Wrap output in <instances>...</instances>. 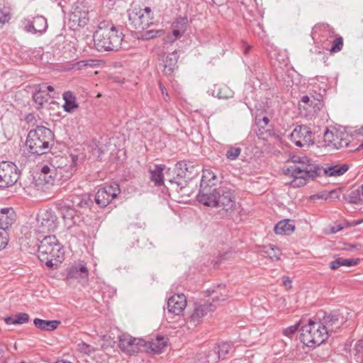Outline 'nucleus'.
Returning <instances> with one entry per match:
<instances>
[{
	"label": "nucleus",
	"instance_id": "f704fd0d",
	"mask_svg": "<svg viewBox=\"0 0 363 363\" xmlns=\"http://www.w3.org/2000/svg\"><path fill=\"white\" fill-rule=\"evenodd\" d=\"M217 179V177L216 174L211 169H206L203 171L202 179L201 180L200 184V189L202 190L203 189V183H205L208 186L211 187V189H216L215 186L216 183L215 180Z\"/></svg>",
	"mask_w": 363,
	"mask_h": 363
},
{
	"label": "nucleus",
	"instance_id": "0eeeda50",
	"mask_svg": "<svg viewBox=\"0 0 363 363\" xmlns=\"http://www.w3.org/2000/svg\"><path fill=\"white\" fill-rule=\"evenodd\" d=\"M33 89L32 99L38 110L50 111L60 108V104L53 100L57 93L52 86L42 83L34 84Z\"/></svg>",
	"mask_w": 363,
	"mask_h": 363
},
{
	"label": "nucleus",
	"instance_id": "aec40b11",
	"mask_svg": "<svg viewBox=\"0 0 363 363\" xmlns=\"http://www.w3.org/2000/svg\"><path fill=\"white\" fill-rule=\"evenodd\" d=\"M186 306V298L184 294H177L171 296L167 301L169 313L180 315Z\"/></svg>",
	"mask_w": 363,
	"mask_h": 363
},
{
	"label": "nucleus",
	"instance_id": "b1692460",
	"mask_svg": "<svg viewBox=\"0 0 363 363\" xmlns=\"http://www.w3.org/2000/svg\"><path fill=\"white\" fill-rule=\"evenodd\" d=\"M16 220V213L13 208H6L0 211V230H8Z\"/></svg>",
	"mask_w": 363,
	"mask_h": 363
},
{
	"label": "nucleus",
	"instance_id": "a18cd8bd",
	"mask_svg": "<svg viewBox=\"0 0 363 363\" xmlns=\"http://www.w3.org/2000/svg\"><path fill=\"white\" fill-rule=\"evenodd\" d=\"M9 241L8 231L0 230V251L5 249Z\"/></svg>",
	"mask_w": 363,
	"mask_h": 363
},
{
	"label": "nucleus",
	"instance_id": "680f3d73",
	"mask_svg": "<svg viewBox=\"0 0 363 363\" xmlns=\"http://www.w3.org/2000/svg\"><path fill=\"white\" fill-rule=\"evenodd\" d=\"M245 48L244 54L247 55V52L250 50L251 46L249 45H247V44H245Z\"/></svg>",
	"mask_w": 363,
	"mask_h": 363
},
{
	"label": "nucleus",
	"instance_id": "37998d69",
	"mask_svg": "<svg viewBox=\"0 0 363 363\" xmlns=\"http://www.w3.org/2000/svg\"><path fill=\"white\" fill-rule=\"evenodd\" d=\"M303 321L300 320L294 325H291L283 330V335L287 337H291L298 330L300 325L303 324Z\"/></svg>",
	"mask_w": 363,
	"mask_h": 363
},
{
	"label": "nucleus",
	"instance_id": "c03bdc74",
	"mask_svg": "<svg viewBox=\"0 0 363 363\" xmlns=\"http://www.w3.org/2000/svg\"><path fill=\"white\" fill-rule=\"evenodd\" d=\"M240 152L241 149L240 147H230L228 150L225 155L228 160H235L240 155Z\"/></svg>",
	"mask_w": 363,
	"mask_h": 363
},
{
	"label": "nucleus",
	"instance_id": "412c9836",
	"mask_svg": "<svg viewBox=\"0 0 363 363\" xmlns=\"http://www.w3.org/2000/svg\"><path fill=\"white\" fill-rule=\"evenodd\" d=\"M188 19L186 17H179L172 24V34L167 37V40L174 42L181 38L186 30Z\"/></svg>",
	"mask_w": 363,
	"mask_h": 363
},
{
	"label": "nucleus",
	"instance_id": "f3484780",
	"mask_svg": "<svg viewBox=\"0 0 363 363\" xmlns=\"http://www.w3.org/2000/svg\"><path fill=\"white\" fill-rule=\"evenodd\" d=\"M300 103L299 106H303L308 113L325 111L323 96L321 94H318L317 97L313 95L311 96L308 95L303 96L301 99Z\"/></svg>",
	"mask_w": 363,
	"mask_h": 363
},
{
	"label": "nucleus",
	"instance_id": "0e129e2a",
	"mask_svg": "<svg viewBox=\"0 0 363 363\" xmlns=\"http://www.w3.org/2000/svg\"><path fill=\"white\" fill-rule=\"evenodd\" d=\"M21 363H26V362H21Z\"/></svg>",
	"mask_w": 363,
	"mask_h": 363
},
{
	"label": "nucleus",
	"instance_id": "cd10ccee",
	"mask_svg": "<svg viewBox=\"0 0 363 363\" xmlns=\"http://www.w3.org/2000/svg\"><path fill=\"white\" fill-rule=\"evenodd\" d=\"M101 60L97 59H87L79 60L74 64L68 69L69 70H86L88 68H94L101 65Z\"/></svg>",
	"mask_w": 363,
	"mask_h": 363
},
{
	"label": "nucleus",
	"instance_id": "6ab92c4d",
	"mask_svg": "<svg viewBox=\"0 0 363 363\" xmlns=\"http://www.w3.org/2000/svg\"><path fill=\"white\" fill-rule=\"evenodd\" d=\"M89 277V270L84 262H79L67 269V280L77 279L79 282L86 281Z\"/></svg>",
	"mask_w": 363,
	"mask_h": 363
},
{
	"label": "nucleus",
	"instance_id": "72a5a7b5",
	"mask_svg": "<svg viewBox=\"0 0 363 363\" xmlns=\"http://www.w3.org/2000/svg\"><path fill=\"white\" fill-rule=\"evenodd\" d=\"M359 259H343L341 257L336 258L334 261L330 263V269L335 270L337 269L341 266L352 267L359 264Z\"/></svg>",
	"mask_w": 363,
	"mask_h": 363
},
{
	"label": "nucleus",
	"instance_id": "6e6552de",
	"mask_svg": "<svg viewBox=\"0 0 363 363\" xmlns=\"http://www.w3.org/2000/svg\"><path fill=\"white\" fill-rule=\"evenodd\" d=\"M301 340L308 347H315L321 345L328 339L326 330L319 321L312 319L308 320L301 328Z\"/></svg>",
	"mask_w": 363,
	"mask_h": 363
},
{
	"label": "nucleus",
	"instance_id": "7ed1b4c3",
	"mask_svg": "<svg viewBox=\"0 0 363 363\" xmlns=\"http://www.w3.org/2000/svg\"><path fill=\"white\" fill-rule=\"evenodd\" d=\"M202 190L196 196L197 201L204 206L219 208L223 216H229L235 206V198L230 190L224 186L211 189L203 183Z\"/></svg>",
	"mask_w": 363,
	"mask_h": 363
},
{
	"label": "nucleus",
	"instance_id": "7c9ffc66",
	"mask_svg": "<svg viewBox=\"0 0 363 363\" xmlns=\"http://www.w3.org/2000/svg\"><path fill=\"white\" fill-rule=\"evenodd\" d=\"M35 326L43 331H53L57 328L61 322L57 320H47L40 318H35L33 320Z\"/></svg>",
	"mask_w": 363,
	"mask_h": 363
},
{
	"label": "nucleus",
	"instance_id": "9d476101",
	"mask_svg": "<svg viewBox=\"0 0 363 363\" xmlns=\"http://www.w3.org/2000/svg\"><path fill=\"white\" fill-rule=\"evenodd\" d=\"M352 135L338 130H330L326 127L323 133V141L326 147L333 149L347 147L352 140Z\"/></svg>",
	"mask_w": 363,
	"mask_h": 363
},
{
	"label": "nucleus",
	"instance_id": "ddd939ff",
	"mask_svg": "<svg viewBox=\"0 0 363 363\" xmlns=\"http://www.w3.org/2000/svg\"><path fill=\"white\" fill-rule=\"evenodd\" d=\"M57 227V216L51 211H45L37 218L36 232L46 234L53 232Z\"/></svg>",
	"mask_w": 363,
	"mask_h": 363
},
{
	"label": "nucleus",
	"instance_id": "5701e85b",
	"mask_svg": "<svg viewBox=\"0 0 363 363\" xmlns=\"http://www.w3.org/2000/svg\"><path fill=\"white\" fill-rule=\"evenodd\" d=\"M179 55L177 51H174L166 55L160 65L162 72L167 76H171L177 68Z\"/></svg>",
	"mask_w": 363,
	"mask_h": 363
},
{
	"label": "nucleus",
	"instance_id": "de8ad7c7",
	"mask_svg": "<svg viewBox=\"0 0 363 363\" xmlns=\"http://www.w3.org/2000/svg\"><path fill=\"white\" fill-rule=\"evenodd\" d=\"M90 202V199L81 197H77L74 201H72L73 206L79 208L88 207Z\"/></svg>",
	"mask_w": 363,
	"mask_h": 363
},
{
	"label": "nucleus",
	"instance_id": "5fc2aeb1",
	"mask_svg": "<svg viewBox=\"0 0 363 363\" xmlns=\"http://www.w3.org/2000/svg\"><path fill=\"white\" fill-rule=\"evenodd\" d=\"M159 86H160V91L162 92V94L164 96V99L166 101H167L169 98V94L167 93V91L166 88L164 87V86L162 83L159 84Z\"/></svg>",
	"mask_w": 363,
	"mask_h": 363
},
{
	"label": "nucleus",
	"instance_id": "bf43d9fd",
	"mask_svg": "<svg viewBox=\"0 0 363 363\" xmlns=\"http://www.w3.org/2000/svg\"><path fill=\"white\" fill-rule=\"evenodd\" d=\"M363 223V219L357 220H353L350 223V226H356L357 225H359Z\"/></svg>",
	"mask_w": 363,
	"mask_h": 363
},
{
	"label": "nucleus",
	"instance_id": "2f4dec72",
	"mask_svg": "<svg viewBox=\"0 0 363 363\" xmlns=\"http://www.w3.org/2000/svg\"><path fill=\"white\" fill-rule=\"evenodd\" d=\"M164 165L156 164L154 169H150V180L156 186H160L164 184V174L163 171Z\"/></svg>",
	"mask_w": 363,
	"mask_h": 363
},
{
	"label": "nucleus",
	"instance_id": "8fccbe9b",
	"mask_svg": "<svg viewBox=\"0 0 363 363\" xmlns=\"http://www.w3.org/2000/svg\"><path fill=\"white\" fill-rule=\"evenodd\" d=\"M164 33L163 30H150L146 31L144 35L147 39H151L157 36H161Z\"/></svg>",
	"mask_w": 363,
	"mask_h": 363
},
{
	"label": "nucleus",
	"instance_id": "20e7f679",
	"mask_svg": "<svg viewBox=\"0 0 363 363\" xmlns=\"http://www.w3.org/2000/svg\"><path fill=\"white\" fill-rule=\"evenodd\" d=\"M124 35L108 22L99 23L93 38L94 46L99 52L118 51L121 48Z\"/></svg>",
	"mask_w": 363,
	"mask_h": 363
},
{
	"label": "nucleus",
	"instance_id": "a211bd4d",
	"mask_svg": "<svg viewBox=\"0 0 363 363\" xmlns=\"http://www.w3.org/2000/svg\"><path fill=\"white\" fill-rule=\"evenodd\" d=\"M174 171L176 175L169 179V182L175 186L178 193H181L183 196H189L190 191L186 190L189 179H187L183 169H178L176 164Z\"/></svg>",
	"mask_w": 363,
	"mask_h": 363
},
{
	"label": "nucleus",
	"instance_id": "4be33fe9",
	"mask_svg": "<svg viewBox=\"0 0 363 363\" xmlns=\"http://www.w3.org/2000/svg\"><path fill=\"white\" fill-rule=\"evenodd\" d=\"M47 28V20L42 16L33 18V21H26L25 23V30L34 34L42 33L46 30Z\"/></svg>",
	"mask_w": 363,
	"mask_h": 363
},
{
	"label": "nucleus",
	"instance_id": "e433bc0d",
	"mask_svg": "<svg viewBox=\"0 0 363 363\" xmlns=\"http://www.w3.org/2000/svg\"><path fill=\"white\" fill-rule=\"evenodd\" d=\"M261 251L265 256L269 257L272 261H277L279 259L281 255L280 250L274 245H269L263 246Z\"/></svg>",
	"mask_w": 363,
	"mask_h": 363
},
{
	"label": "nucleus",
	"instance_id": "dca6fc26",
	"mask_svg": "<svg viewBox=\"0 0 363 363\" xmlns=\"http://www.w3.org/2000/svg\"><path fill=\"white\" fill-rule=\"evenodd\" d=\"M216 309V306L209 301L203 303H194V310L189 316V322L194 325H197L202 322L203 318L208 314H211Z\"/></svg>",
	"mask_w": 363,
	"mask_h": 363
},
{
	"label": "nucleus",
	"instance_id": "ea45409f",
	"mask_svg": "<svg viewBox=\"0 0 363 363\" xmlns=\"http://www.w3.org/2000/svg\"><path fill=\"white\" fill-rule=\"evenodd\" d=\"M344 199L350 203H357L361 200V194L359 189L351 191L349 194L344 195Z\"/></svg>",
	"mask_w": 363,
	"mask_h": 363
},
{
	"label": "nucleus",
	"instance_id": "bb28decb",
	"mask_svg": "<svg viewBox=\"0 0 363 363\" xmlns=\"http://www.w3.org/2000/svg\"><path fill=\"white\" fill-rule=\"evenodd\" d=\"M340 315L337 312H331L329 314L323 315L321 320L322 325L326 330L327 335L331 331H333L335 328H337L339 324Z\"/></svg>",
	"mask_w": 363,
	"mask_h": 363
},
{
	"label": "nucleus",
	"instance_id": "c756f323",
	"mask_svg": "<svg viewBox=\"0 0 363 363\" xmlns=\"http://www.w3.org/2000/svg\"><path fill=\"white\" fill-rule=\"evenodd\" d=\"M62 98L65 101L62 107L65 112H73L78 108L76 96L70 91H67L63 93Z\"/></svg>",
	"mask_w": 363,
	"mask_h": 363
},
{
	"label": "nucleus",
	"instance_id": "052dcab7",
	"mask_svg": "<svg viewBox=\"0 0 363 363\" xmlns=\"http://www.w3.org/2000/svg\"><path fill=\"white\" fill-rule=\"evenodd\" d=\"M357 249V245H347V247L345 248L347 250H353Z\"/></svg>",
	"mask_w": 363,
	"mask_h": 363
},
{
	"label": "nucleus",
	"instance_id": "a878e982",
	"mask_svg": "<svg viewBox=\"0 0 363 363\" xmlns=\"http://www.w3.org/2000/svg\"><path fill=\"white\" fill-rule=\"evenodd\" d=\"M206 294L207 296H213L211 303H213L216 306L226 301L228 298L225 285L224 284H219L212 290L208 289L206 291Z\"/></svg>",
	"mask_w": 363,
	"mask_h": 363
},
{
	"label": "nucleus",
	"instance_id": "3c124183",
	"mask_svg": "<svg viewBox=\"0 0 363 363\" xmlns=\"http://www.w3.org/2000/svg\"><path fill=\"white\" fill-rule=\"evenodd\" d=\"M318 28H320L323 31H324V32H325V33H329V35H330V37H332V36L334 35V33H335V32H334V30H333V28H331L329 26V25H328V24H323V25H321V26H318H318H315V27L314 28V30H316V29H318Z\"/></svg>",
	"mask_w": 363,
	"mask_h": 363
},
{
	"label": "nucleus",
	"instance_id": "2eb2a0df",
	"mask_svg": "<svg viewBox=\"0 0 363 363\" xmlns=\"http://www.w3.org/2000/svg\"><path fill=\"white\" fill-rule=\"evenodd\" d=\"M119 348L125 354L132 355L138 353L140 347L145 345V340L135 338L130 335L123 334L118 337Z\"/></svg>",
	"mask_w": 363,
	"mask_h": 363
},
{
	"label": "nucleus",
	"instance_id": "79ce46f5",
	"mask_svg": "<svg viewBox=\"0 0 363 363\" xmlns=\"http://www.w3.org/2000/svg\"><path fill=\"white\" fill-rule=\"evenodd\" d=\"M343 47V38L341 36H337L335 38L333 42L332 47L330 48L331 52H338Z\"/></svg>",
	"mask_w": 363,
	"mask_h": 363
},
{
	"label": "nucleus",
	"instance_id": "393cba45",
	"mask_svg": "<svg viewBox=\"0 0 363 363\" xmlns=\"http://www.w3.org/2000/svg\"><path fill=\"white\" fill-rule=\"evenodd\" d=\"M167 346V341L163 336H157L155 339H152L150 341H145V345L143 347L147 352H150L153 354H160L163 352L164 347Z\"/></svg>",
	"mask_w": 363,
	"mask_h": 363
},
{
	"label": "nucleus",
	"instance_id": "49530a36",
	"mask_svg": "<svg viewBox=\"0 0 363 363\" xmlns=\"http://www.w3.org/2000/svg\"><path fill=\"white\" fill-rule=\"evenodd\" d=\"M78 350L86 354H90L94 351V349L86 342L82 341L77 345Z\"/></svg>",
	"mask_w": 363,
	"mask_h": 363
},
{
	"label": "nucleus",
	"instance_id": "603ef678",
	"mask_svg": "<svg viewBox=\"0 0 363 363\" xmlns=\"http://www.w3.org/2000/svg\"><path fill=\"white\" fill-rule=\"evenodd\" d=\"M75 213L74 210L72 208H68L65 213L64 214L63 217L64 218L71 219L72 220L73 223H76V220H74V213Z\"/></svg>",
	"mask_w": 363,
	"mask_h": 363
},
{
	"label": "nucleus",
	"instance_id": "c9c22d12",
	"mask_svg": "<svg viewBox=\"0 0 363 363\" xmlns=\"http://www.w3.org/2000/svg\"><path fill=\"white\" fill-rule=\"evenodd\" d=\"M212 94L219 99H228L233 96V91L226 85H215L212 89Z\"/></svg>",
	"mask_w": 363,
	"mask_h": 363
},
{
	"label": "nucleus",
	"instance_id": "58836bf2",
	"mask_svg": "<svg viewBox=\"0 0 363 363\" xmlns=\"http://www.w3.org/2000/svg\"><path fill=\"white\" fill-rule=\"evenodd\" d=\"M216 353L219 359H225V356L230 353L233 346L229 342H222L218 345Z\"/></svg>",
	"mask_w": 363,
	"mask_h": 363
},
{
	"label": "nucleus",
	"instance_id": "f257e3e1",
	"mask_svg": "<svg viewBox=\"0 0 363 363\" xmlns=\"http://www.w3.org/2000/svg\"><path fill=\"white\" fill-rule=\"evenodd\" d=\"M291 160L294 165L287 167L284 172L291 178L288 183L294 188L305 186L309 179L313 180L322 173L326 177H340L349 169L346 164L320 166L306 155H293Z\"/></svg>",
	"mask_w": 363,
	"mask_h": 363
},
{
	"label": "nucleus",
	"instance_id": "09e8293b",
	"mask_svg": "<svg viewBox=\"0 0 363 363\" xmlns=\"http://www.w3.org/2000/svg\"><path fill=\"white\" fill-rule=\"evenodd\" d=\"M269 119L267 116H262V115H256L255 123L261 128H264L269 123Z\"/></svg>",
	"mask_w": 363,
	"mask_h": 363
},
{
	"label": "nucleus",
	"instance_id": "13d9d810",
	"mask_svg": "<svg viewBox=\"0 0 363 363\" xmlns=\"http://www.w3.org/2000/svg\"><path fill=\"white\" fill-rule=\"evenodd\" d=\"M355 347L357 352H360L361 350L363 349V340L358 341Z\"/></svg>",
	"mask_w": 363,
	"mask_h": 363
},
{
	"label": "nucleus",
	"instance_id": "4468645a",
	"mask_svg": "<svg viewBox=\"0 0 363 363\" xmlns=\"http://www.w3.org/2000/svg\"><path fill=\"white\" fill-rule=\"evenodd\" d=\"M291 141L299 147H308L313 143L312 132L305 125L296 127L290 135Z\"/></svg>",
	"mask_w": 363,
	"mask_h": 363
},
{
	"label": "nucleus",
	"instance_id": "4c0bfd02",
	"mask_svg": "<svg viewBox=\"0 0 363 363\" xmlns=\"http://www.w3.org/2000/svg\"><path fill=\"white\" fill-rule=\"evenodd\" d=\"M29 315L26 313H19L15 316H7L5 318L4 321L7 325L11 324H23L29 321Z\"/></svg>",
	"mask_w": 363,
	"mask_h": 363
},
{
	"label": "nucleus",
	"instance_id": "864d4df0",
	"mask_svg": "<svg viewBox=\"0 0 363 363\" xmlns=\"http://www.w3.org/2000/svg\"><path fill=\"white\" fill-rule=\"evenodd\" d=\"M10 19V16L8 13L0 11V24H4L8 22Z\"/></svg>",
	"mask_w": 363,
	"mask_h": 363
},
{
	"label": "nucleus",
	"instance_id": "f03ea898",
	"mask_svg": "<svg viewBox=\"0 0 363 363\" xmlns=\"http://www.w3.org/2000/svg\"><path fill=\"white\" fill-rule=\"evenodd\" d=\"M47 164L41 169V175L48 184H54L56 182H65L71 178L76 170L72 158L57 155L53 153L45 155Z\"/></svg>",
	"mask_w": 363,
	"mask_h": 363
},
{
	"label": "nucleus",
	"instance_id": "4d7b16f0",
	"mask_svg": "<svg viewBox=\"0 0 363 363\" xmlns=\"http://www.w3.org/2000/svg\"><path fill=\"white\" fill-rule=\"evenodd\" d=\"M283 285L287 289H289L291 287V281L290 280V279L288 277H284V279L283 280Z\"/></svg>",
	"mask_w": 363,
	"mask_h": 363
},
{
	"label": "nucleus",
	"instance_id": "c85d7f7f",
	"mask_svg": "<svg viewBox=\"0 0 363 363\" xmlns=\"http://www.w3.org/2000/svg\"><path fill=\"white\" fill-rule=\"evenodd\" d=\"M295 225L289 219H284L278 222L274 226V232L278 235H289L294 232Z\"/></svg>",
	"mask_w": 363,
	"mask_h": 363
},
{
	"label": "nucleus",
	"instance_id": "39448f33",
	"mask_svg": "<svg viewBox=\"0 0 363 363\" xmlns=\"http://www.w3.org/2000/svg\"><path fill=\"white\" fill-rule=\"evenodd\" d=\"M64 252L55 235H45L38 246V257L50 269L57 267L63 260Z\"/></svg>",
	"mask_w": 363,
	"mask_h": 363
},
{
	"label": "nucleus",
	"instance_id": "f8f14e48",
	"mask_svg": "<svg viewBox=\"0 0 363 363\" xmlns=\"http://www.w3.org/2000/svg\"><path fill=\"white\" fill-rule=\"evenodd\" d=\"M121 193L118 184L101 187L95 195V201L101 207H106Z\"/></svg>",
	"mask_w": 363,
	"mask_h": 363
},
{
	"label": "nucleus",
	"instance_id": "9b49d317",
	"mask_svg": "<svg viewBox=\"0 0 363 363\" xmlns=\"http://www.w3.org/2000/svg\"><path fill=\"white\" fill-rule=\"evenodd\" d=\"M18 179V172L16 164L4 161L0 163V187L6 188L13 185Z\"/></svg>",
	"mask_w": 363,
	"mask_h": 363
},
{
	"label": "nucleus",
	"instance_id": "a19ab883",
	"mask_svg": "<svg viewBox=\"0 0 363 363\" xmlns=\"http://www.w3.org/2000/svg\"><path fill=\"white\" fill-rule=\"evenodd\" d=\"M255 108L257 112H260V113H267L269 111V104L268 99L267 98H264L263 100L260 101H255Z\"/></svg>",
	"mask_w": 363,
	"mask_h": 363
},
{
	"label": "nucleus",
	"instance_id": "6e6d98bb",
	"mask_svg": "<svg viewBox=\"0 0 363 363\" xmlns=\"http://www.w3.org/2000/svg\"><path fill=\"white\" fill-rule=\"evenodd\" d=\"M343 228H344V227L342 225L338 224V225H337L335 226L331 227L330 233H336L340 231L341 230H342Z\"/></svg>",
	"mask_w": 363,
	"mask_h": 363
},
{
	"label": "nucleus",
	"instance_id": "423d86ee",
	"mask_svg": "<svg viewBox=\"0 0 363 363\" xmlns=\"http://www.w3.org/2000/svg\"><path fill=\"white\" fill-rule=\"evenodd\" d=\"M53 139L54 133L50 129L45 126H37L35 129L29 131L26 145L30 154L47 155Z\"/></svg>",
	"mask_w": 363,
	"mask_h": 363
},
{
	"label": "nucleus",
	"instance_id": "473e14b6",
	"mask_svg": "<svg viewBox=\"0 0 363 363\" xmlns=\"http://www.w3.org/2000/svg\"><path fill=\"white\" fill-rule=\"evenodd\" d=\"M177 166L178 169H183L186 176L187 177V179L189 180L197 174V169H196V166L193 162L185 160L179 161L177 163Z\"/></svg>",
	"mask_w": 363,
	"mask_h": 363
},
{
	"label": "nucleus",
	"instance_id": "e2e57ef3",
	"mask_svg": "<svg viewBox=\"0 0 363 363\" xmlns=\"http://www.w3.org/2000/svg\"><path fill=\"white\" fill-rule=\"evenodd\" d=\"M32 116H33V115H31V114L27 115V116H26V118H25V120H26L27 122H29V121L31 120V118H30V117H32Z\"/></svg>",
	"mask_w": 363,
	"mask_h": 363
},
{
	"label": "nucleus",
	"instance_id": "1a4fd4ad",
	"mask_svg": "<svg viewBox=\"0 0 363 363\" xmlns=\"http://www.w3.org/2000/svg\"><path fill=\"white\" fill-rule=\"evenodd\" d=\"M152 12L150 7L145 9L133 8L128 12V21L131 27L136 30H145L152 23Z\"/></svg>",
	"mask_w": 363,
	"mask_h": 363
}]
</instances>
